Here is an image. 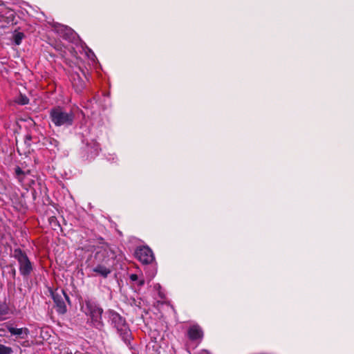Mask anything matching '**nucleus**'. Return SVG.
<instances>
[{
	"instance_id": "f257e3e1",
	"label": "nucleus",
	"mask_w": 354,
	"mask_h": 354,
	"mask_svg": "<svg viewBox=\"0 0 354 354\" xmlns=\"http://www.w3.org/2000/svg\"><path fill=\"white\" fill-rule=\"evenodd\" d=\"M115 257L113 251L109 246L98 248L95 254V259L97 264L92 268L93 272L104 278H106L112 272L109 261L113 259Z\"/></svg>"
},
{
	"instance_id": "f03ea898",
	"label": "nucleus",
	"mask_w": 354,
	"mask_h": 354,
	"mask_svg": "<svg viewBox=\"0 0 354 354\" xmlns=\"http://www.w3.org/2000/svg\"><path fill=\"white\" fill-rule=\"evenodd\" d=\"M82 311L88 317V322L97 328L102 329L104 326L102 322L103 309L96 302L87 299L85 300L81 307Z\"/></svg>"
},
{
	"instance_id": "7ed1b4c3",
	"label": "nucleus",
	"mask_w": 354,
	"mask_h": 354,
	"mask_svg": "<svg viewBox=\"0 0 354 354\" xmlns=\"http://www.w3.org/2000/svg\"><path fill=\"white\" fill-rule=\"evenodd\" d=\"M107 314L111 325L116 329L122 339L126 344H129L131 340V333L124 318L112 310H108Z\"/></svg>"
},
{
	"instance_id": "20e7f679",
	"label": "nucleus",
	"mask_w": 354,
	"mask_h": 354,
	"mask_svg": "<svg viewBox=\"0 0 354 354\" xmlns=\"http://www.w3.org/2000/svg\"><path fill=\"white\" fill-rule=\"evenodd\" d=\"M49 118L56 127H69L73 124L75 115L73 111H67L63 107L57 106L49 112Z\"/></svg>"
},
{
	"instance_id": "39448f33",
	"label": "nucleus",
	"mask_w": 354,
	"mask_h": 354,
	"mask_svg": "<svg viewBox=\"0 0 354 354\" xmlns=\"http://www.w3.org/2000/svg\"><path fill=\"white\" fill-rule=\"evenodd\" d=\"M13 257L18 261L20 274L22 276H28L32 271V265L27 254L17 248L13 252Z\"/></svg>"
},
{
	"instance_id": "423d86ee",
	"label": "nucleus",
	"mask_w": 354,
	"mask_h": 354,
	"mask_svg": "<svg viewBox=\"0 0 354 354\" xmlns=\"http://www.w3.org/2000/svg\"><path fill=\"white\" fill-rule=\"evenodd\" d=\"M52 298L55 304L56 310L59 314H64L66 310L65 301L69 302V297L63 290L51 292Z\"/></svg>"
},
{
	"instance_id": "0eeeda50",
	"label": "nucleus",
	"mask_w": 354,
	"mask_h": 354,
	"mask_svg": "<svg viewBox=\"0 0 354 354\" xmlns=\"http://www.w3.org/2000/svg\"><path fill=\"white\" fill-rule=\"evenodd\" d=\"M136 257L143 264H149L155 260L153 251L148 246H141L135 252Z\"/></svg>"
},
{
	"instance_id": "6e6552de",
	"label": "nucleus",
	"mask_w": 354,
	"mask_h": 354,
	"mask_svg": "<svg viewBox=\"0 0 354 354\" xmlns=\"http://www.w3.org/2000/svg\"><path fill=\"white\" fill-rule=\"evenodd\" d=\"M30 174V170L25 169L23 166L21 167L17 166L15 168V176L19 183L23 186H30L31 183H34L33 180H28V176Z\"/></svg>"
},
{
	"instance_id": "1a4fd4ad",
	"label": "nucleus",
	"mask_w": 354,
	"mask_h": 354,
	"mask_svg": "<svg viewBox=\"0 0 354 354\" xmlns=\"http://www.w3.org/2000/svg\"><path fill=\"white\" fill-rule=\"evenodd\" d=\"M53 29L61 37L66 39L71 40L75 37V33L73 30L68 26L59 24H55L53 25Z\"/></svg>"
},
{
	"instance_id": "9d476101",
	"label": "nucleus",
	"mask_w": 354,
	"mask_h": 354,
	"mask_svg": "<svg viewBox=\"0 0 354 354\" xmlns=\"http://www.w3.org/2000/svg\"><path fill=\"white\" fill-rule=\"evenodd\" d=\"M188 337L192 341L202 340L203 332L201 328L198 325L191 326L188 330Z\"/></svg>"
},
{
	"instance_id": "9b49d317",
	"label": "nucleus",
	"mask_w": 354,
	"mask_h": 354,
	"mask_svg": "<svg viewBox=\"0 0 354 354\" xmlns=\"http://www.w3.org/2000/svg\"><path fill=\"white\" fill-rule=\"evenodd\" d=\"M8 331L13 335H16L21 339H25L29 334V330L26 328H15L13 326L8 327Z\"/></svg>"
},
{
	"instance_id": "f8f14e48",
	"label": "nucleus",
	"mask_w": 354,
	"mask_h": 354,
	"mask_svg": "<svg viewBox=\"0 0 354 354\" xmlns=\"http://www.w3.org/2000/svg\"><path fill=\"white\" fill-rule=\"evenodd\" d=\"M72 84L77 93L82 92L85 87V83L84 80L80 77L78 74L73 75Z\"/></svg>"
},
{
	"instance_id": "ddd939ff",
	"label": "nucleus",
	"mask_w": 354,
	"mask_h": 354,
	"mask_svg": "<svg viewBox=\"0 0 354 354\" xmlns=\"http://www.w3.org/2000/svg\"><path fill=\"white\" fill-rule=\"evenodd\" d=\"M86 151L88 152V156L91 158L97 156L100 151V145L97 142L92 141L91 143L87 144Z\"/></svg>"
},
{
	"instance_id": "4468645a",
	"label": "nucleus",
	"mask_w": 354,
	"mask_h": 354,
	"mask_svg": "<svg viewBox=\"0 0 354 354\" xmlns=\"http://www.w3.org/2000/svg\"><path fill=\"white\" fill-rule=\"evenodd\" d=\"M11 16H12V12L8 10L3 5H0V23L3 22L6 18H9Z\"/></svg>"
},
{
	"instance_id": "2eb2a0df",
	"label": "nucleus",
	"mask_w": 354,
	"mask_h": 354,
	"mask_svg": "<svg viewBox=\"0 0 354 354\" xmlns=\"http://www.w3.org/2000/svg\"><path fill=\"white\" fill-rule=\"evenodd\" d=\"M9 313V307L6 302L0 301V321L5 319Z\"/></svg>"
},
{
	"instance_id": "dca6fc26",
	"label": "nucleus",
	"mask_w": 354,
	"mask_h": 354,
	"mask_svg": "<svg viewBox=\"0 0 354 354\" xmlns=\"http://www.w3.org/2000/svg\"><path fill=\"white\" fill-rule=\"evenodd\" d=\"M24 37V33L17 32L13 35V41L16 45H19Z\"/></svg>"
},
{
	"instance_id": "f3484780",
	"label": "nucleus",
	"mask_w": 354,
	"mask_h": 354,
	"mask_svg": "<svg viewBox=\"0 0 354 354\" xmlns=\"http://www.w3.org/2000/svg\"><path fill=\"white\" fill-rule=\"evenodd\" d=\"M12 350L10 347L0 344V354H11Z\"/></svg>"
},
{
	"instance_id": "a211bd4d",
	"label": "nucleus",
	"mask_w": 354,
	"mask_h": 354,
	"mask_svg": "<svg viewBox=\"0 0 354 354\" xmlns=\"http://www.w3.org/2000/svg\"><path fill=\"white\" fill-rule=\"evenodd\" d=\"M17 102L19 104H21V105H25V104H28L29 102V100L28 98L25 96V95H20L17 100Z\"/></svg>"
},
{
	"instance_id": "6ab92c4d",
	"label": "nucleus",
	"mask_w": 354,
	"mask_h": 354,
	"mask_svg": "<svg viewBox=\"0 0 354 354\" xmlns=\"http://www.w3.org/2000/svg\"><path fill=\"white\" fill-rule=\"evenodd\" d=\"M146 274L147 275V277L149 278V281H150L155 277L156 274V270L153 269L151 271H147Z\"/></svg>"
},
{
	"instance_id": "aec40b11",
	"label": "nucleus",
	"mask_w": 354,
	"mask_h": 354,
	"mask_svg": "<svg viewBox=\"0 0 354 354\" xmlns=\"http://www.w3.org/2000/svg\"><path fill=\"white\" fill-rule=\"evenodd\" d=\"M87 50H88V52H86V53L88 57L90 58L91 59L94 60V59L95 57V54L91 49H87Z\"/></svg>"
},
{
	"instance_id": "412c9836",
	"label": "nucleus",
	"mask_w": 354,
	"mask_h": 354,
	"mask_svg": "<svg viewBox=\"0 0 354 354\" xmlns=\"http://www.w3.org/2000/svg\"><path fill=\"white\" fill-rule=\"evenodd\" d=\"M136 282H137L138 286L141 287V286H142L145 284V281L144 279H139L138 278V279L136 281Z\"/></svg>"
},
{
	"instance_id": "4be33fe9",
	"label": "nucleus",
	"mask_w": 354,
	"mask_h": 354,
	"mask_svg": "<svg viewBox=\"0 0 354 354\" xmlns=\"http://www.w3.org/2000/svg\"><path fill=\"white\" fill-rule=\"evenodd\" d=\"M129 278L132 281H136L138 279V277L136 274H131Z\"/></svg>"
},
{
	"instance_id": "5701e85b",
	"label": "nucleus",
	"mask_w": 354,
	"mask_h": 354,
	"mask_svg": "<svg viewBox=\"0 0 354 354\" xmlns=\"http://www.w3.org/2000/svg\"><path fill=\"white\" fill-rule=\"evenodd\" d=\"M198 354H211V353H209V351L203 349V350L200 351L198 353Z\"/></svg>"
}]
</instances>
